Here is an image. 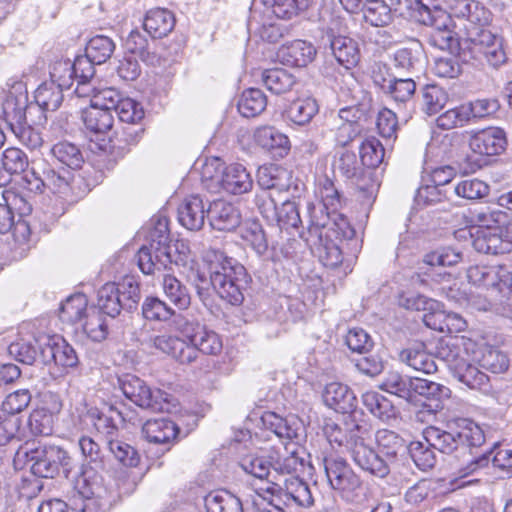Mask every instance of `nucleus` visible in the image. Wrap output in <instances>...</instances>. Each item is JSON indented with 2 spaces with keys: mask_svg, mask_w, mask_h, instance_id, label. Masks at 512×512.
<instances>
[{
  "mask_svg": "<svg viewBox=\"0 0 512 512\" xmlns=\"http://www.w3.org/2000/svg\"><path fill=\"white\" fill-rule=\"evenodd\" d=\"M73 173L67 168H55L44 163L39 167H32L23 176L26 188L34 193L49 191L53 194L66 195L71 186Z\"/></svg>",
  "mask_w": 512,
  "mask_h": 512,
  "instance_id": "obj_10",
  "label": "nucleus"
},
{
  "mask_svg": "<svg viewBox=\"0 0 512 512\" xmlns=\"http://www.w3.org/2000/svg\"><path fill=\"white\" fill-rule=\"evenodd\" d=\"M278 483L261 487L260 489L280 499L285 503H294L302 508H310L314 505V498L309 485L297 476H289L287 479L278 478Z\"/></svg>",
  "mask_w": 512,
  "mask_h": 512,
  "instance_id": "obj_12",
  "label": "nucleus"
},
{
  "mask_svg": "<svg viewBox=\"0 0 512 512\" xmlns=\"http://www.w3.org/2000/svg\"><path fill=\"white\" fill-rule=\"evenodd\" d=\"M323 432L329 443L345 449L362 471L381 479L388 475L386 462L368 443L370 432L365 426L352 419L345 420L342 424L329 420L325 423Z\"/></svg>",
  "mask_w": 512,
  "mask_h": 512,
  "instance_id": "obj_3",
  "label": "nucleus"
},
{
  "mask_svg": "<svg viewBox=\"0 0 512 512\" xmlns=\"http://www.w3.org/2000/svg\"><path fill=\"white\" fill-rule=\"evenodd\" d=\"M323 401L328 407L343 414L352 413L357 406L354 392L339 382H331L325 386Z\"/></svg>",
  "mask_w": 512,
  "mask_h": 512,
  "instance_id": "obj_25",
  "label": "nucleus"
},
{
  "mask_svg": "<svg viewBox=\"0 0 512 512\" xmlns=\"http://www.w3.org/2000/svg\"><path fill=\"white\" fill-rule=\"evenodd\" d=\"M375 441L379 452H375L387 464L388 474L390 473V462L395 460L397 456L406 450L405 441L397 433L380 429L376 432Z\"/></svg>",
  "mask_w": 512,
  "mask_h": 512,
  "instance_id": "obj_29",
  "label": "nucleus"
},
{
  "mask_svg": "<svg viewBox=\"0 0 512 512\" xmlns=\"http://www.w3.org/2000/svg\"><path fill=\"white\" fill-rule=\"evenodd\" d=\"M51 83L63 90L70 89L75 81L72 62L70 60L56 61L50 71Z\"/></svg>",
  "mask_w": 512,
  "mask_h": 512,
  "instance_id": "obj_61",
  "label": "nucleus"
},
{
  "mask_svg": "<svg viewBox=\"0 0 512 512\" xmlns=\"http://www.w3.org/2000/svg\"><path fill=\"white\" fill-rule=\"evenodd\" d=\"M114 112L121 122L128 124L140 122L145 115L142 105L129 97H124Z\"/></svg>",
  "mask_w": 512,
  "mask_h": 512,
  "instance_id": "obj_63",
  "label": "nucleus"
},
{
  "mask_svg": "<svg viewBox=\"0 0 512 512\" xmlns=\"http://www.w3.org/2000/svg\"><path fill=\"white\" fill-rule=\"evenodd\" d=\"M254 139L257 145L279 157H284L290 150L289 138L271 126L258 128L254 133Z\"/></svg>",
  "mask_w": 512,
  "mask_h": 512,
  "instance_id": "obj_32",
  "label": "nucleus"
},
{
  "mask_svg": "<svg viewBox=\"0 0 512 512\" xmlns=\"http://www.w3.org/2000/svg\"><path fill=\"white\" fill-rule=\"evenodd\" d=\"M426 443L444 454L461 453L465 458L459 461L457 472L460 477H467L488 466L490 457L487 452L474 454L473 449L485 443L482 428L473 421L463 419L457 428L445 431L435 426L427 427L423 432Z\"/></svg>",
  "mask_w": 512,
  "mask_h": 512,
  "instance_id": "obj_2",
  "label": "nucleus"
},
{
  "mask_svg": "<svg viewBox=\"0 0 512 512\" xmlns=\"http://www.w3.org/2000/svg\"><path fill=\"white\" fill-rule=\"evenodd\" d=\"M362 403L371 414L382 421H389L397 415L392 402L376 391H367L362 394Z\"/></svg>",
  "mask_w": 512,
  "mask_h": 512,
  "instance_id": "obj_36",
  "label": "nucleus"
},
{
  "mask_svg": "<svg viewBox=\"0 0 512 512\" xmlns=\"http://www.w3.org/2000/svg\"><path fill=\"white\" fill-rule=\"evenodd\" d=\"M145 31L153 38L167 36L175 26V17L167 9L156 8L147 12L143 23Z\"/></svg>",
  "mask_w": 512,
  "mask_h": 512,
  "instance_id": "obj_33",
  "label": "nucleus"
},
{
  "mask_svg": "<svg viewBox=\"0 0 512 512\" xmlns=\"http://www.w3.org/2000/svg\"><path fill=\"white\" fill-rule=\"evenodd\" d=\"M288 54L290 56V60H288L292 65L298 67H305L309 63H311L316 56V49L312 45V43L304 41V40H296L294 41L288 48Z\"/></svg>",
  "mask_w": 512,
  "mask_h": 512,
  "instance_id": "obj_58",
  "label": "nucleus"
},
{
  "mask_svg": "<svg viewBox=\"0 0 512 512\" xmlns=\"http://www.w3.org/2000/svg\"><path fill=\"white\" fill-rule=\"evenodd\" d=\"M343 32L341 21L332 19L320 28L319 43L330 50L339 64L349 69L358 63L360 54L357 43Z\"/></svg>",
  "mask_w": 512,
  "mask_h": 512,
  "instance_id": "obj_9",
  "label": "nucleus"
},
{
  "mask_svg": "<svg viewBox=\"0 0 512 512\" xmlns=\"http://www.w3.org/2000/svg\"><path fill=\"white\" fill-rule=\"evenodd\" d=\"M473 247L484 254H506L512 252V239L490 230L481 231L474 238Z\"/></svg>",
  "mask_w": 512,
  "mask_h": 512,
  "instance_id": "obj_31",
  "label": "nucleus"
},
{
  "mask_svg": "<svg viewBox=\"0 0 512 512\" xmlns=\"http://www.w3.org/2000/svg\"><path fill=\"white\" fill-rule=\"evenodd\" d=\"M275 220L281 229H298L302 223L298 205L294 201H284L277 211Z\"/></svg>",
  "mask_w": 512,
  "mask_h": 512,
  "instance_id": "obj_64",
  "label": "nucleus"
},
{
  "mask_svg": "<svg viewBox=\"0 0 512 512\" xmlns=\"http://www.w3.org/2000/svg\"><path fill=\"white\" fill-rule=\"evenodd\" d=\"M180 432L178 425L168 418L147 420L142 426V435L149 443L164 446L162 452L169 451Z\"/></svg>",
  "mask_w": 512,
  "mask_h": 512,
  "instance_id": "obj_18",
  "label": "nucleus"
},
{
  "mask_svg": "<svg viewBox=\"0 0 512 512\" xmlns=\"http://www.w3.org/2000/svg\"><path fill=\"white\" fill-rule=\"evenodd\" d=\"M85 316L86 320L83 324V330L87 336L96 342L105 340L108 335V325L104 314L92 308Z\"/></svg>",
  "mask_w": 512,
  "mask_h": 512,
  "instance_id": "obj_54",
  "label": "nucleus"
},
{
  "mask_svg": "<svg viewBox=\"0 0 512 512\" xmlns=\"http://www.w3.org/2000/svg\"><path fill=\"white\" fill-rule=\"evenodd\" d=\"M114 50L115 43L111 38L104 35H96L89 40L85 53L92 62L100 65L110 59Z\"/></svg>",
  "mask_w": 512,
  "mask_h": 512,
  "instance_id": "obj_48",
  "label": "nucleus"
},
{
  "mask_svg": "<svg viewBox=\"0 0 512 512\" xmlns=\"http://www.w3.org/2000/svg\"><path fill=\"white\" fill-rule=\"evenodd\" d=\"M208 220L213 229L232 231L240 225L241 214L233 204L217 200L209 204Z\"/></svg>",
  "mask_w": 512,
  "mask_h": 512,
  "instance_id": "obj_24",
  "label": "nucleus"
},
{
  "mask_svg": "<svg viewBox=\"0 0 512 512\" xmlns=\"http://www.w3.org/2000/svg\"><path fill=\"white\" fill-rule=\"evenodd\" d=\"M82 120L86 129L94 134L107 133L114 123L112 112L93 104L82 111Z\"/></svg>",
  "mask_w": 512,
  "mask_h": 512,
  "instance_id": "obj_35",
  "label": "nucleus"
},
{
  "mask_svg": "<svg viewBox=\"0 0 512 512\" xmlns=\"http://www.w3.org/2000/svg\"><path fill=\"white\" fill-rule=\"evenodd\" d=\"M451 16L463 21L466 32L462 61L481 68L487 63L492 68L503 65L507 56L502 40L485 29L490 12L475 0H448Z\"/></svg>",
  "mask_w": 512,
  "mask_h": 512,
  "instance_id": "obj_1",
  "label": "nucleus"
},
{
  "mask_svg": "<svg viewBox=\"0 0 512 512\" xmlns=\"http://www.w3.org/2000/svg\"><path fill=\"white\" fill-rule=\"evenodd\" d=\"M325 473L331 487L342 500L353 505H362L367 500V489L359 475L341 457L324 459Z\"/></svg>",
  "mask_w": 512,
  "mask_h": 512,
  "instance_id": "obj_6",
  "label": "nucleus"
},
{
  "mask_svg": "<svg viewBox=\"0 0 512 512\" xmlns=\"http://www.w3.org/2000/svg\"><path fill=\"white\" fill-rule=\"evenodd\" d=\"M204 260L208 265L211 285L219 297L234 306L242 304L243 291L249 281L244 266L214 248L206 251Z\"/></svg>",
  "mask_w": 512,
  "mask_h": 512,
  "instance_id": "obj_4",
  "label": "nucleus"
},
{
  "mask_svg": "<svg viewBox=\"0 0 512 512\" xmlns=\"http://www.w3.org/2000/svg\"><path fill=\"white\" fill-rule=\"evenodd\" d=\"M414 383L415 378L392 371L387 373L379 387L387 393L409 400L413 394Z\"/></svg>",
  "mask_w": 512,
  "mask_h": 512,
  "instance_id": "obj_38",
  "label": "nucleus"
},
{
  "mask_svg": "<svg viewBox=\"0 0 512 512\" xmlns=\"http://www.w3.org/2000/svg\"><path fill=\"white\" fill-rule=\"evenodd\" d=\"M505 132L498 127H489L473 132L469 139V147L474 153L485 156L498 155L506 147Z\"/></svg>",
  "mask_w": 512,
  "mask_h": 512,
  "instance_id": "obj_20",
  "label": "nucleus"
},
{
  "mask_svg": "<svg viewBox=\"0 0 512 512\" xmlns=\"http://www.w3.org/2000/svg\"><path fill=\"white\" fill-rule=\"evenodd\" d=\"M287 175L285 169L275 165L260 166L257 170V184L263 190L276 189L282 191L286 189L282 183V178Z\"/></svg>",
  "mask_w": 512,
  "mask_h": 512,
  "instance_id": "obj_50",
  "label": "nucleus"
},
{
  "mask_svg": "<svg viewBox=\"0 0 512 512\" xmlns=\"http://www.w3.org/2000/svg\"><path fill=\"white\" fill-rule=\"evenodd\" d=\"M209 206L199 195H192L184 199L178 207L179 223L190 231H199L208 218Z\"/></svg>",
  "mask_w": 512,
  "mask_h": 512,
  "instance_id": "obj_22",
  "label": "nucleus"
},
{
  "mask_svg": "<svg viewBox=\"0 0 512 512\" xmlns=\"http://www.w3.org/2000/svg\"><path fill=\"white\" fill-rule=\"evenodd\" d=\"M181 333L185 337L188 347L195 350V360L199 352L206 355H217L222 350V341L220 336L213 330L197 322L185 321L181 326Z\"/></svg>",
  "mask_w": 512,
  "mask_h": 512,
  "instance_id": "obj_15",
  "label": "nucleus"
},
{
  "mask_svg": "<svg viewBox=\"0 0 512 512\" xmlns=\"http://www.w3.org/2000/svg\"><path fill=\"white\" fill-rule=\"evenodd\" d=\"M32 110H36V106L28 104L25 94L14 95L10 93L3 102L5 121L10 130L27 122V114H31Z\"/></svg>",
  "mask_w": 512,
  "mask_h": 512,
  "instance_id": "obj_28",
  "label": "nucleus"
},
{
  "mask_svg": "<svg viewBox=\"0 0 512 512\" xmlns=\"http://www.w3.org/2000/svg\"><path fill=\"white\" fill-rule=\"evenodd\" d=\"M83 419L85 422H90L99 433L105 435L107 441L117 435L118 428L113 419L97 409H89Z\"/></svg>",
  "mask_w": 512,
  "mask_h": 512,
  "instance_id": "obj_62",
  "label": "nucleus"
},
{
  "mask_svg": "<svg viewBox=\"0 0 512 512\" xmlns=\"http://www.w3.org/2000/svg\"><path fill=\"white\" fill-rule=\"evenodd\" d=\"M271 467V478H269V485L277 482L278 478L287 479L289 476H294L298 467L303 465V461L298 457L295 450L288 451L285 448L283 453L276 452L269 456Z\"/></svg>",
  "mask_w": 512,
  "mask_h": 512,
  "instance_id": "obj_26",
  "label": "nucleus"
},
{
  "mask_svg": "<svg viewBox=\"0 0 512 512\" xmlns=\"http://www.w3.org/2000/svg\"><path fill=\"white\" fill-rule=\"evenodd\" d=\"M448 101V94L438 85H426L422 90V109L427 115L437 114Z\"/></svg>",
  "mask_w": 512,
  "mask_h": 512,
  "instance_id": "obj_53",
  "label": "nucleus"
},
{
  "mask_svg": "<svg viewBox=\"0 0 512 512\" xmlns=\"http://www.w3.org/2000/svg\"><path fill=\"white\" fill-rule=\"evenodd\" d=\"M263 4L280 19H292L308 7L305 0H262Z\"/></svg>",
  "mask_w": 512,
  "mask_h": 512,
  "instance_id": "obj_52",
  "label": "nucleus"
},
{
  "mask_svg": "<svg viewBox=\"0 0 512 512\" xmlns=\"http://www.w3.org/2000/svg\"><path fill=\"white\" fill-rule=\"evenodd\" d=\"M300 237L324 266L336 268L342 263L343 254L338 241L322 236L317 227H307L306 231L300 232Z\"/></svg>",
  "mask_w": 512,
  "mask_h": 512,
  "instance_id": "obj_14",
  "label": "nucleus"
},
{
  "mask_svg": "<svg viewBox=\"0 0 512 512\" xmlns=\"http://www.w3.org/2000/svg\"><path fill=\"white\" fill-rule=\"evenodd\" d=\"M207 512H243L241 500L227 490H217L205 497Z\"/></svg>",
  "mask_w": 512,
  "mask_h": 512,
  "instance_id": "obj_37",
  "label": "nucleus"
},
{
  "mask_svg": "<svg viewBox=\"0 0 512 512\" xmlns=\"http://www.w3.org/2000/svg\"><path fill=\"white\" fill-rule=\"evenodd\" d=\"M51 155L69 170L80 168L84 161L80 149L67 141L54 144L51 148Z\"/></svg>",
  "mask_w": 512,
  "mask_h": 512,
  "instance_id": "obj_46",
  "label": "nucleus"
},
{
  "mask_svg": "<svg viewBox=\"0 0 512 512\" xmlns=\"http://www.w3.org/2000/svg\"><path fill=\"white\" fill-rule=\"evenodd\" d=\"M162 288L165 296L178 309L185 310L191 303V297L187 287L176 277L166 274L162 280Z\"/></svg>",
  "mask_w": 512,
  "mask_h": 512,
  "instance_id": "obj_40",
  "label": "nucleus"
},
{
  "mask_svg": "<svg viewBox=\"0 0 512 512\" xmlns=\"http://www.w3.org/2000/svg\"><path fill=\"white\" fill-rule=\"evenodd\" d=\"M203 177L215 180L222 189L233 195L248 193L253 188V179L246 167L239 163L230 164L224 167L220 175L214 176L210 173V166L206 165L203 170Z\"/></svg>",
  "mask_w": 512,
  "mask_h": 512,
  "instance_id": "obj_13",
  "label": "nucleus"
},
{
  "mask_svg": "<svg viewBox=\"0 0 512 512\" xmlns=\"http://www.w3.org/2000/svg\"><path fill=\"white\" fill-rule=\"evenodd\" d=\"M319 107L314 98H298L287 109L288 118L297 125L308 124L318 113Z\"/></svg>",
  "mask_w": 512,
  "mask_h": 512,
  "instance_id": "obj_41",
  "label": "nucleus"
},
{
  "mask_svg": "<svg viewBox=\"0 0 512 512\" xmlns=\"http://www.w3.org/2000/svg\"><path fill=\"white\" fill-rule=\"evenodd\" d=\"M262 79L266 88L275 94L286 93L290 91L295 84L294 76L282 68L264 71Z\"/></svg>",
  "mask_w": 512,
  "mask_h": 512,
  "instance_id": "obj_45",
  "label": "nucleus"
},
{
  "mask_svg": "<svg viewBox=\"0 0 512 512\" xmlns=\"http://www.w3.org/2000/svg\"><path fill=\"white\" fill-rule=\"evenodd\" d=\"M140 298L139 283L134 277H125L118 284L106 283L98 290V311L114 318L122 309L127 311L136 309Z\"/></svg>",
  "mask_w": 512,
  "mask_h": 512,
  "instance_id": "obj_7",
  "label": "nucleus"
},
{
  "mask_svg": "<svg viewBox=\"0 0 512 512\" xmlns=\"http://www.w3.org/2000/svg\"><path fill=\"white\" fill-rule=\"evenodd\" d=\"M261 421L264 428L273 432L280 440H293L299 436L300 425L294 419L289 420L274 412H265Z\"/></svg>",
  "mask_w": 512,
  "mask_h": 512,
  "instance_id": "obj_34",
  "label": "nucleus"
},
{
  "mask_svg": "<svg viewBox=\"0 0 512 512\" xmlns=\"http://www.w3.org/2000/svg\"><path fill=\"white\" fill-rule=\"evenodd\" d=\"M145 344L149 348L171 356L180 364H191L195 361V350L193 347H188L185 337L178 338L169 334L154 335L145 340Z\"/></svg>",
  "mask_w": 512,
  "mask_h": 512,
  "instance_id": "obj_16",
  "label": "nucleus"
},
{
  "mask_svg": "<svg viewBox=\"0 0 512 512\" xmlns=\"http://www.w3.org/2000/svg\"><path fill=\"white\" fill-rule=\"evenodd\" d=\"M308 227H317L322 236L333 238L336 241L351 239L355 234L346 217L338 213L337 210L327 211L325 216L322 215V219L311 215Z\"/></svg>",
  "mask_w": 512,
  "mask_h": 512,
  "instance_id": "obj_17",
  "label": "nucleus"
},
{
  "mask_svg": "<svg viewBox=\"0 0 512 512\" xmlns=\"http://www.w3.org/2000/svg\"><path fill=\"white\" fill-rule=\"evenodd\" d=\"M399 359L414 370L425 374H432L438 369L434 356L426 352L423 343H416L403 349Z\"/></svg>",
  "mask_w": 512,
  "mask_h": 512,
  "instance_id": "obj_30",
  "label": "nucleus"
},
{
  "mask_svg": "<svg viewBox=\"0 0 512 512\" xmlns=\"http://www.w3.org/2000/svg\"><path fill=\"white\" fill-rule=\"evenodd\" d=\"M454 191L459 197L468 200H477L486 197L489 194L490 187L484 181L473 178L459 182L455 186Z\"/></svg>",
  "mask_w": 512,
  "mask_h": 512,
  "instance_id": "obj_60",
  "label": "nucleus"
},
{
  "mask_svg": "<svg viewBox=\"0 0 512 512\" xmlns=\"http://www.w3.org/2000/svg\"><path fill=\"white\" fill-rule=\"evenodd\" d=\"M107 445L111 454L122 465L136 467L139 464L140 456L130 444L116 438H109Z\"/></svg>",
  "mask_w": 512,
  "mask_h": 512,
  "instance_id": "obj_57",
  "label": "nucleus"
},
{
  "mask_svg": "<svg viewBox=\"0 0 512 512\" xmlns=\"http://www.w3.org/2000/svg\"><path fill=\"white\" fill-rule=\"evenodd\" d=\"M39 348L40 358L44 364L53 362L55 365L69 368L78 363L74 348L61 337L45 339Z\"/></svg>",
  "mask_w": 512,
  "mask_h": 512,
  "instance_id": "obj_19",
  "label": "nucleus"
},
{
  "mask_svg": "<svg viewBox=\"0 0 512 512\" xmlns=\"http://www.w3.org/2000/svg\"><path fill=\"white\" fill-rule=\"evenodd\" d=\"M359 153L364 166L376 168L384 159L385 149L377 138L370 137L362 142Z\"/></svg>",
  "mask_w": 512,
  "mask_h": 512,
  "instance_id": "obj_56",
  "label": "nucleus"
},
{
  "mask_svg": "<svg viewBox=\"0 0 512 512\" xmlns=\"http://www.w3.org/2000/svg\"><path fill=\"white\" fill-rule=\"evenodd\" d=\"M266 106V95L256 88L245 90L238 101V111L246 118L258 116L265 110Z\"/></svg>",
  "mask_w": 512,
  "mask_h": 512,
  "instance_id": "obj_39",
  "label": "nucleus"
},
{
  "mask_svg": "<svg viewBox=\"0 0 512 512\" xmlns=\"http://www.w3.org/2000/svg\"><path fill=\"white\" fill-rule=\"evenodd\" d=\"M413 393L425 399L422 406L427 412L436 414L443 409L444 401L450 396V389L442 384L415 377Z\"/></svg>",
  "mask_w": 512,
  "mask_h": 512,
  "instance_id": "obj_23",
  "label": "nucleus"
},
{
  "mask_svg": "<svg viewBox=\"0 0 512 512\" xmlns=\"http://www.w3.org/2000/svg\"><path fill=\"white\" fill-rule=\"evenodd\" d=\"M158 248L160 247L157 240L155 242L146 240V243L138 250L137 263L140 270L146 275H152L156 270L165 269L173 262L170 243H167V247L164 250L165 253H163L164 257H160V249Z\"/></svg>",
  "mask_w": 512,
  "mask_h": 512,
  "instance_id": "obj_21",
  "label": "nucleus"
},
{
  "mask_svg": "<svg viewBox=\"0 0 512 512\" xmlns=\"http://www.w3.org/2000/svg\"><path fill=\"white\" fill-rule=\"evenodd\" d=\"M362 11L365 22L374 27H384L393 18L391 8L383 0H366Z\"/></svg>",
  "mask_w": 512,
  "mask_h": 512,
  "instance_id": "obj_42",
  "label": "nucleus"
},
{
  "mask_svg": "<svg viewBox=\"0 0 512 512\" xmlns=\"http://www.w3.org/2000/svg\"><path fill=\"white\" fill-rule=\"evenodd\" d=\"M17 456H23L32 474L40 478H54L60 468L66 475L73 469V460L67 451L55 445H27Z\"/></svg>",
  "mask_w": 512,
  "mask_h": 512,
  "instance_id": "obj_5",
  "label": "nucleus"
},
{
  "mask_svg": "<svg viewBox=\"0 0 512 512\" xmlns=\"http://www.w3.org/2000/svg\"><path fill=\"white\" fill-rule=\"evenodd\" d=\"M141 310L144 319L154 322H167L175 315V310L156 296L146 297Z\"/></svg>",
  "mask_w": 512,
  "mask_h": 512,
  "instance_id": "obj_44",
  "label": "nucleus"
},
{
  "mask_svg": "<svg viewBox=\"0 0 512 512\" xmlns=\"http://www.w3.org/2000/svg\"><path fill=\"white\" fill-rule=\"evenodd\" d=\"M480 365L492 373H504L510 366L508 355L495 347H486L479 360Z\"/></svg>",
  "mask_w": 512,
  "mask_h": 512,
  "instance_id": "obj_55",
  "label": "nucleus"
},
{
  "mask_svg": "<svg viewBox=\"0 0 512 512\" xmlns=\"http://www.w3.org/2000/svg\"><path fill=\"white\" fill-rule=\"evenodd\" d=\"M124 396L142 409L164 412L170 409L171 395L159 388H151L136 375L125 374L118 378Z\"/></svg>",
  "mask_w": 512,
  "mask_h": 512,
  "instance_id": "obj_8",
  "label": "nucleus"
},
{
  "mask_svg": "<svg viewBox=\"0 0 512 512\" xmlns=\"http://www.w3.org/2000/svg\"><path fill=\"white\" fill-rule=\"evenodd\" d=\"M418 12L419 21L433 28L429 36V43L441 50L457 53L462 60L464 39L460 40L452 30L448 29L447 21L449 17L446 13L441 9L435 8L432 10L423 4H421Z\"/></svg>",
  "mask_w": 512,
  "mask_h": 512,
  "instance_id": "obj_11",
  "label": "nucleus"
},
{
  "mask_svg": "<svg viewBox=\"0 0 512 512\" xmlns=\"http://www.w3.org/2000/svg\"><path fill=\"white\" fill-rule=\"evenodd\" d=\"M124 46L128 53L139 57L143 62L153 64L156 60V55L150 51L148 39L138 30L129 33Z\"/></svg>",
  "mask_w": 512,
  "mask_h": 512,
  "instance_id": "obj_49",
  "label": "nucleus"
},
{
  "mask_svg": "<svg viewBox=\"0 0 512 512\" xmlns=\"http://www.w3.org/2000/svg\"><path fill=\"white\" fill-rule=\"evenodd\" d=\"M63 89L56 86L55 83L45 82L41 84L35 91L36 108L39 107L43 111H55L59 108L63 101Z\"/></svg>",
  "mask_w": 512,
  "mask_h": 512,
  "instance_id": "obj_43",
  "label": "nucleus"
},
{
  "mask_svg": "<svg viewBox=\"0 0 512 512\" xmlns=\"http://www.w3.org/2000/svg\"><path fill=\"white\" fill-rule=\"evenodd\" d=\"M472 122L466 103L449 109L436 119L437 127L443 130H450L463 127Z\"/></svg>",
  "mask_w": 512,
  "mask_h": 512,
  "instance_id": "obj_51",
  "label": "nucleus"
},
{
  "mask_svg": "<svg viewBox=\"0 0 512 512\" xmlns=\"http://www.w3.org/2000/svg\"><path fill=\"white\" fill-rule=\"evenodd\" d=\"M87 298L82 293H77L68 297L60 307V318L63 322L77 323L83 319L87 310Z\"/></svg>",
  "mask_w": 512,
  "mask_h": 512,
  "instance_id": "obj_47",
  "label": "nucleus"
},
{
  "mask_svg": "<svg viewBox=\"0 0 512 512\" xmlns=\"http://www.w3.org/2000/svg\"><path fill=\"white\" fill-rule=\"evenodd\" d=\"M242 238L253 248L260 256L264 255L268 249V242L262 226L256 222H248L242 230Z\"/></svg>",
  "mask_w": 512,
  "mask_h": 512,
  "instance_id": "obj_59",
  "label": "nucleus"
},
{
  "mask_svg": "<svg viewBox=\"0 0 512 512\" xmlns=\"http://www.w3.org/2000/svg\"><path fill=\"white\" fill-rule=\"evenodd\" d=\"M452 375L470 389L479 390L484 394H489L492 391L489 377L476 365L465 359L458 366H455Z\"/></svg>",
  "mask_w": 512,
  "mask_h": 512,
  "instance_id": "obj_27",
  "label": "nucleus"
}]
</instances>
